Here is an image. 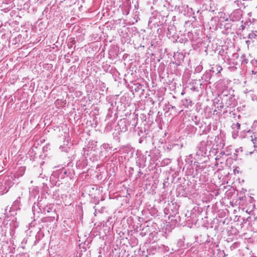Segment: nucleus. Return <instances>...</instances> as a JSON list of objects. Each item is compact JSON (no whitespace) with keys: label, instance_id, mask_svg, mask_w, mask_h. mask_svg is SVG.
Listing matches in <instances>:
<instances>
[{"label":"nucleus","instance_id":"1","mask_svg":"<svg viewBox=\"0 0 257 257\" xmlns=\"http://www.w3.org/2000/svg\"><path fill=\"white\" fill-rule=\"evenodd\" d=\"M211 141H202L197 147V150L194 159L199 160L201 157L208 156L211 149Z\"/></svg>","mask_w":257,"mask_h":257},{"label":"nucleus","instance_id":"2","mask_svg":"<svg viewBox=\"0 0 257 257\" xmlns=\"http://www.w3.org/2000/svg\"><path fill=\"white\" fill-rule=\"evenodd\" d=\"M219 97L220 101L227 107H233L236 104V102L234 95L229 93L227 90L223 91Z\"/></svg>","mask_w":257,"mask_h":257},{"label":"nucleus","instance_id":"3","mask_svg":"<svg viewBox=\"0 0 257 257\" xmlns=\"http://www.w3.org/2000/svg\"><path fill=\"white\" fill-rule=\"evenodd\" d=\"M67 174V170L63 167L54 171L50 177V180L57 182L65 178Z\"/></svg>","mask_w":257,"mask_h":257},{"label":"nucleus","instance_id":"4","mask_svg":"<svg viewBox=\"0 0 257 257\" xmlns=\"http://www.w3.org/2000/svg\"><path fill=\"white\" fill-rule=\"evenodd\" d=\"M13 184L11 178H5L3 182L0 183V194L3 195L7 193Z\"/></svg>","mask_w":257,"mask_h":257},{"label":"nucleus","instance_id":"5","mask_svg":"<svg viewBox=\"0 0 257 257\" xmlns=\"http://www.w3.org/2000/svg\"><path fill=\"white\" fill-rule=\"evenodd\" d=\"M242 12L241 10L236 9L230 15V18L232 21H239L241 18Z\"/></svg>","mask_w":257,"mask_h":257},{"label":"nucleus","instance_id":"6","mask_svg":"<svg viewBox=\"0 0 257 257\" xmlns=\"http://www.w3.org/2000/svg\"><path fill=\"white\" fill-rule=\"evenodd\" d=\"M118 125L121 132H125L128 130V126L130 125V123L127 119H122L118 121Z\"/></svg>","mask_w":257,"mask_h":257},{"label":"nucleus","instance_id":"7","mask_svg":"<svg viewBox=\"0 0 257 257\" xmlns=\"http://www.w3.org/2000/svg\"><path fill=\"white\" fill-rule=\"evenodd\" d=\"M247 97L250 98L252 101H257V94L253 91L250 90L247 93Z\"/></svg>","mask_w":257,"mask_h":257},{"label":"nucleus","instance_id":"8","mask_svg":"<svg viewBox=\"0 0 257 257\" xmlns=\"http://www.w3.org/2000/svg\"><path fill=\"white\" fill-rule=\"evenodd\" d=\"M216 103L217 106H216V109H217L218 111H222V109L224 107H225V108L227 107L225 105L223 104L222 102H221L220 100H218V102H217Z\"/></svg>","mask_w":257,"mask_h":257},{"label":"nucleus","instance_id":"9","mask_svg":"<svg viewBox=\"0 0 257 257\" xmlns=\"http://www.w3.org/2000/svg\"><path fill=\"white\" fill-rule=\"evenodd\" d=\"M182 104L184 106L189 107L192 105V101L189 99H185L182 100Z\"/></svg>","mask_w":257,"mask_h":257},{"label":"nucleus","instance_id":"10","mask_svg":"<svg viewBox=\"0 0 257 257\" xmlns=\"http://www.w3.org/2000/svg\"><path fill=\"white\" fill-rule=\"evenodd\" d=\"M216 160V163L215 164V165L217 167L218 166L219 164H222L223 163L224 159L221 157H218V156L216 157L215 158Z\"/></svg>","mask_w":257,"mask_h":257},{"label":"nucleus","instance_id":"11","mask_svg":"<svg viewBox=\"0 0 257 257\" xmlns=\"http://www.w3.org/2000/svg\"><path fill=\"white\" fill-rule=\"evenodd\" d=\"M214 68L216 69V71L217 72V73H220L221 71L222 70V67L218 65H216L215 66V67L212 68V71L213 72H215V71L213 70Z\"/></svg>","mask_w":257,"mask_h":257},{"label":"nucleus","instance_id":"12","mask_svg":"<svg viewBox=\"0 0 257 257\" xmlns=\"http://www.w3.org/2000/svg\"><path fill=\"white\" fill-rule=\"evenodd\" d=\"M252 127L255 132L257 131V121L253 122Z\"/></svg>","mask_w":257,"mask_h":257},{"label":"nucleus","instance_id":"13","mask_svg":"<svg viewBox=\"0 0 257 257\" xmlns=\"http://www.w3.org/2000/svg\"><path fill=\"white\" fill-rule=\"evenodd\" d=\"M228 155H229V154H227L224 151H221L218 156V157L219 156V157L221 158V157L223 156L224 155L227 156Z\"/></svg>","mask_w":257,"mask_h":257},{"label":"nucleus","instance_id":"14","mask_svg":"<svg viewBox=\"0 0 257 257\" xmlns=\"http://www.w3.org/2000/svg\"><path fill=\"white\" fill-rule=\"evenodd\" d=\"M202 69V67L201 66H198L196 68L195 71L196 72H200Z\"/></svg>","mask_w":257,"mask_h":257},{"label":"nucleus","instance_id":"15","mask_svg":"<svg viewBox=\"0 0 257 257\" xmlns=\"http://www.w3.org/2000/svg\"><path fill=\"white\" fill-rule=\"evenodd\" d=\"M242 148H238V149H236L235 150V153H234V154L236 156H237V153H238L239 151L240 152H242Z\"/></svg>","mask_w":257,"mask_h":257},{"label":"nucleus","instance_id":"16","mask_svg":"<svg viewBox=\"0 0 257 257\" xmlns=\"http://www.w3.org/2000/svg\"><path fill=\"white\" fill-rule=\"evenodd\" d=\"M234 125H235L237 127V128L238 129V128H239L240 125L239 123H236V124H234Z\"/></svg>","mask_w":257,"mask_h":257},{"label":"nucleus","instance_id":"17","mask_svg":"<svg viewBox=\"0 0 257 257\" xmlns=\"http://www.w3.org/2000/svg\"><path fill=\"white\" fill-rule=\"evenodd\" d=\"M50 208L49 209H47L46 208H45L44 209V212H45L46 211H47V212H49L50 211L49 210Z\"/></svg>","mask_w":257,"mask_h":257},{"label":"nucleus","instance_id":"18","mask_svg":"<svg viewBox=\"0 0 257 257\" xmlns=\"http://www.w3.org/2000/svg\"><path fill=\"white\" fill-rule=\"evenodd\" d=\"M132 126H133L132 128H134V127H136V123H135L134 124H132Z\"/></svg>","mask_w":257,"mask_h":257},{"label":"nucleus","instance_id":"19","mask_svg":"<svg viewBox=\"0 0 257 257\" xmlns=\"http://www.w3.org/2000/svg\"><path fill=\"white\" fill-rule=\"evenodd\" d=\"M254 152L257 153V147L256 148H254Z\"/></svg>","mask_w":257,"mask_h":257},{"label":"nucleus","instance_id":"20","mask_svg":"<svg viewBox=\"0 0 257 257\" xmlns=\"http://www.w3.org/2000/svg\"><path fill=\"white\" fill-rule=\"evenodd\" d=\"M198 123H199V122H198V121H195V124L196 125H198Z\"/></svg>","mask_w":257,"mask_h":257},{"label":"nucleus","instance_id":"21","mask_svg":"<svg viewBox=\"0 0 257 257\" xmlns=\"http://www.w3.org/2000/svg\"><path fill=\"white\" fill-rule=\"evenodd\" d=\"M253 152H249V154H250V155H251V154H252V153H253Z\"/></svg>","mask_w":257,"mask_h":257},{"label":"nucleus","instance_id":"22","mask_svg":"<svg viewBox=\"0 0 257 257\" xmlns=\"http://www.w3.org/2000/svg\"><path fill=\"white\" fill-rule=\"evenodd\" d=\"M248 133L249 134H251V133H250L249 131L248 132Z\"/></svg>","mask_w":257,"mask_h":257},{"label":"nucleus","instance_id":"23","mask_svg":"<svg viewBox=\"0 0 257 257\" xmlns=\"http://www.w3.org/2000/svg\"><path fill=\"white\" fill-rule=\"evenodd\" d=\"M225 111H227V110H225V111H224L223 112L224 113Z\"/></svg>","mask_w":257,"mask_h":257},{"label":"nucleus","instance_id":"24","mask_svg":"<svg viewBox=\"0 0 257 257\" xmlns=\"http://www.w3.org/2000/svg\"><path fill=\"white\" fill-rule=\"evenodd\" d=\"M59 167H55L54 168H58Z\"/></svg>","mask_w":257,"mask_h":257},{"label":"nucleus","instance_id":"25","mask_svg":"<svg viewBox=\"0 0 257 257\" xmlns=\"http://www.w3.org/2000/svg\"><path fill=\"white\" fill-rule=\"evenodd\" d=\"M234 65H236V63H233Z\"/></svg>","mask_w":257,"mask_h":257},{"label":"nucleus","instance_id":"26","mask_svg":"<svg viewBox=\"0 0 257 257\" xmlns=\"http://www.w3.org/2000/svg\"><path fill=\"white\" fill-rule=\"evenodd\" d=\"M234 65H236V63H233Z\"/></svg>","mask_w":257,"mask_h":257},{"label":"nucleus","instance_id":"27","mask_svg":"<svg viewBox=\"0 0 257 257\" xmlns=\"http://www.w3.org/2000/svg\"><path fill=\"white\" fill-rule=\"evenodd\" d=\"M234 65H236V63H233Z\"/></svg>","mask_w":257,"mask_h":257},{"label":"nucleus","instance_id":"28","mask_svg":"<svg viewBox=\"0 0 257 257\" xmlns=\"http://www.w3.org/2000/svg\"><path fill=\"white\" fill-rule=\"evenodd\" d=\"M22 170L23 171H24V169L23 168H22Z\"/></svg>","mask_w":257,"mask_h":257}]
</instances>
